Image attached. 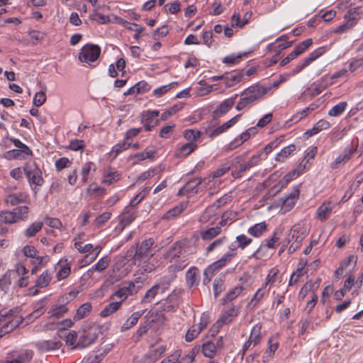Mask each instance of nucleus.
Here are the masks:
<instances>
[{
    "mask_svg": "<svg viewBox=\"0 0 363 363\" xmlns=\"http://www.w3.org/2000/svg\"><path fill=\"white\" fill-rule=\"evenodd\" d=\"M101 328L99 325L92 324L79 331V340L74 346L77 349L85 348L93 344L101 333Z\"/></svg>",
    "mask_w": 363,
    "mask_h": 363,
    "instance_id": "5",
    "label": "nucleus"
},
{
    "mask_svg": "<svg viewBox=\"0 0 363 363\" xmlns=\"http://www.w3.org/2000/svg\"><path fill=\"white\" fill-rule=\"evenodd\" d=\"M186 203H180L178 206H176L173 208L169 210L164 216V218L166 219H170L174 218L179 214H181L183 211L186 208Z\"/></svg>",
    "mask_w": 363,
    "mask_h": 363,
    "instance_id": "41",
    "label": "nucleus"
},
{
    "mask_svg": "<svg viewBox=\"0 0 363 363\" xmlns=\"http://www.w3.org/2000/svg\"><path fill=\"white\" fill-rule=\"evenodd\" d=\"M13 212L16 221L26 220L28 217L29 208L27 206H20L13 208Z\"/></svg>",
    "mask_w": 363,
    "mask_h": 363,
    "instance_id": "29",
    "label": "nucleus"
},
{
    "mask_svg": "<svg viewBox=\"0 0 363 363\" xmlns=\"http://www.w3.org/2000/svg\"><path fill=\"white\" fill-rule=\"evenodd\" d=\"M244 76L242 70L238 71L234 74L225 76V83L228 87H231L241 81Z\"/></svg>",
    "mask_w": 363,
    "mask_h": 363,
    "instance_id": "33",
    "label": "nucleus"
},
{
    "mask_svg": "<svg viewBox=\"0 0 363 363\" xmlns=\"http://www.w3.org/2000/svg\"><path fill=\"white\" fill-rule=\"evenodd\" d=\"M111 259L108 257H104L101 258L98 262L92 267L91 269H89V272H92L93 270L98 271L99 272H102L105 269L107 268V267L109 264Z\"/></svg>",
    "mask_w": 363,
    "mask_h": 363,
    "instance_id": "54",
    "label": "nucleus"
},
{
    "mask_svg": "<svg viewBox=\"0 0 363 363\" xmlns=\"http://www.w3.org/2000/svg\"><path fill=\"white\" fill-rule=\"evenodd\" d=\"M92 309L91 303L86 302L81 305L77 310V313L74 316L73 319L74 321L79 320L86 316H88Z\"/></svg>",
    "mask_w": 363,
    "mask_h": 363,
    "instance_id": "23",
    "label": "nucleus"
},
{
    "mask_svg": "<svg viewBox=\"0 0 363 363\" xmlns=\"http://www.w3.org/2000/svg\"><path fill=\"white\" fill-rule=\"evenodd\" d=\"M161 308L162 311L157 312L155 315L153 312L151 313L152 320L150 323L156 320L164 321L166 318L163 312L174 311L178 307L167 302L166 301H164L162 303H161Z\"/></svg>",
    "mask_w": 363,
    "mask_h": 363,
    "instance_id": "16",
    "label": "nucleus"
},
{
    "mask_svg": "<svg viewBox=\"0 0 363 363\" xmlns=\"http://www.w3.org/2000/svg\"><path fill=\"white\" fill-rule=\"evenodd\" d=\"M11 141L13 143V145L19 150V151L23 153L27 154V155H31L32 151L24 143H23L20 140L16 138H11Z\"/></svg>",
    "mask_w": 363,
    "mask_h": 363,
    "instance_id": "61",
    "label": "nucleus"
},
{
    "mask_svg": "<svg viewBox=\"0 0 363 363\" xmlns=\"http://www.w3.org/2000/svg\"><path fill=\"white\" fill-rule=\"evenodd\" d=\"M130 145V143L124 140L123 142L118 143L112 147L111 154H113L114 157H116L119 153L128 149Z\"/></svg>",
    "mask_w": 363,
    "mask_h": 363,
    "instance_id": "59",
    "label": "nucleus"
},
{
    "mask_svg": "<svg viewBox=\"0 0 363 363\" xmlns=\"http://www.w3.org/2000/svg\"><path fill=\"white\" fill-rule=\"evenodd\" d=\"M138 263L139 270L141 273H150L157 268L160 263L156 258L148 257L141 261H135Z\"/></svg>",
    "mask_w": 363,
    "mask_h": 363,
    "instance_id": "12",
    "label": "nucleus"
},
{
    "mask_svg": "<svg viewBox=\"0 0 363 363\" xmlns=\"http://www.w3.org/2000/svg\"><path fill=\"white\" fill-rule=\"evenodd\" d=\"M298 196L299 189L298 186H295L289 195L281 199L282 203L281 209L284 211H290L295 206Z\"/></svg>",
    "mask_w": 363,
    "mask_h": 363,
    "instance_id": "11",
    "label": "nucleus"
},
{
    "mask_svg": "<svg viewBox=\"0 0 363 363\" xmlns=\"http://www.w3.org/2000/svg\"><path fill=\"white\" fill-rule=\"evenodd\" d=\"M269 347L268 349L265 352V354L264 356V361H269V359H271L275 351L278 349L279 343L277 342L272 343V341L271 339L268 341Z\"/></svg>",
    "mask_w": 363,
    "mask_h": 363,
    "instance_id": "57",
    "label": "nucleus"
},
{
    "mask_svg": "<svg viewBox=\"0 0 363 363\" xmlns=\"http://www.w3.org/2000/svg\"><path fill=\"white\" fill-rule=\"evenodd\" d=\"M201 351L204 356L212 358L216 352V346L211 341H207L202 345Z\"/></svg>",
    "mask_w": 363,
    "mask_h": 363,
    "instance_id": "37",
    "label": "nucleus"
},
{
    "mask_svg": "<svg viewBox=\"0 0 363 363\" xmlns=\"http://www.w3.org/2000/svg\"><path fill=\"white\" fill-rule=\"evenodd\" d=\"M315 88L311 94V98H313L314 96L320 94L323 90H325L328 84L324 82V79L322 78L321 81H318L314 83Z\"/></svg>",
    "mask_w": 363,
    "mask_h": 363,
    "instance_id": "60",
    "label": "nucleus"
},
{
    "mask_svg": "<svg viewBox=\"0 0 363 363\" xmlns=\"http://www.w3.org/2000/svg\"><path fill=\"white\" fill-rule=\"evenodd\" d=\"M176 274L174 273H169L161 277L159 282L156 284L159 289H162V291L167 290L170 286L171 283L175 279Z\"/></svg>",
    "mask_w": 363,
    "mask_h": 363,
    "instance_id": "27",
    "label": "nucleus"
},
{
    "mask_svg": "<svg viewBox=\"0 0 363 363\" xmlns=\"http://www.w3.org/2000/svg\"><path fill=\"white\" fill-rule=\"evenodd\" d=\"M330 128V123L325 120H320L315 123L311 129L308 130L304 133V135L308 138L311 137L323 130H326Z\"/></svg>",
    "mask_w": 363,
    "mask_h": 363,
    "instance_id": "19",
    "label": "nucleus"
},
{
    "mask_svg": "<svg viewBox=\"0 0 363 363\" xmlns=\"http://www.w3.org/2000/svg\"><path fill=\"white\" fill-rule=\"evenodd\" d=\"M36 347L42 352L58 350L62 346L60 340L54 338L50 340H40L35 343Z\"/></svg>",
    "mask_w": 363,
    "mask_h": 363,
    "instance_id": "13",
    "label": "nucleus"
},
{
    "mask_svg": "<svg viewBox=\"0 0 363 363\" xmlns=\"http://www.w3.org/2000/svg\"><path fill=\"white\" fill-rule=\"evenodd\" d=\"M318 108V104L317 103H312L308 107L305 108L301 111L297 113L295 116H294L292 121L297 122L299 120L305 118L308 114V113L315 111Z\"/></svg>",
    "mask_w": 363,
    "mask_h": 363,
    "instance_id": "38",
    "label": "nucleus"
},
{
    "mask_svg": "<svg viewBox=\"0 0 363 363\" xmlns=\"http://www.w3.org/2000/svg\"><path fill=\"white\" fill-rule=\"evenodd\" d=\"M154 244L155 240L152 238L144 240L140 243L138 242L132 246L128 250L126 257L133 258L134 261H141L148 257H152L155 253L151 252V248Z\"/></svg>",
    "mask_w": 363,
    "mask_h": 363,
    "instance_id": "3",
    "label": "nucleus"
},
{
    "mask_svg": "<svg viewBox=\"0 0 363 363\" xmlns=\"http://www.w3.org/2000/svg\"><path fill=\"white\" fill-rule=\"evenodd\" d=\"M43 225V222H35L32 223L25 230V236L27 238H32L35 236L42 229Z\"/></svg>",
    "mask_w": 363,
    "mask_h": 363,
    "instance_id": "45",
    "label": "nucleus"
},
{
    "mask_svg": "<svg viewBox=\"0 0 363 363\" xmlns=\"http://www.w3.org/2000/svg\"><path fill=\"white\" fill-rule=\"evenodd\" d=\"M360 9L359 7H356L350 9L346 15L345 16V18L347 21H350V22H354V25L356 24L357 21L360 18L361 14L359 12V10Z\"/></svg>",
    "mask_w": 363,
    "mask_h": 363,
    "instance_id": "52",
    "label": "nucleus"
},
{
    "mask_svg": "<svg viewBox=\"0 0 363 363\" xmlns=\"http://www.w3.org/2000/svg\"><path fill=\"white\" fill-rule=\"evenodd\" d=\"M51 274L48 271L43 272L35 282V287L43 288L47 286L51 281Z\"/></svg>",
    "mask_w": 363,
    "mask_h": 363,
    "instance_id": "40",
    "label": "nucleus"
},
{
    "mask_svg": "<svg viewBox=\"0 0 363 363\" xmlns=\"http://www.w3.org/2000/svg\"><path fill=\"white\" fill-rule=\"evenodd\" d=\"M347 105L345 101L336 104L328 111V115L334 117L340 116L345 111Z\"/></svg>",
    "mask_w": 363,
    "mask_h": 363,
    "instance_id": "53",
    "label": "nucleus"
},
{
    "mask_svg": "<svg viewBox=\"0 0 363 363\" xmlns=\"http://www.w3.org/2000/svg\"><path fill=\"white\" fill-rule=\"evenodd\" d=\"M121 301H116L111 302L107 306L104 307V308L101 311L99 315L102 318H106L116 312L121 306Z\"/></svg>",
    "mask_w": 363,
    "mask_h": 363,
    "instance_id": "26",
    "label": "nucleus"
},
{
    "mask_svg": "<svg viewBox=\"0 0 363 363\" xmlns=\"http://www.w3.org/2000/svg\"><path fill=\"white\" fill-rule=\"evenodd\" d=\"M270 89L271 86L265 87L259 83L249 86L241 92L240 99L235 106V109L241 111L251 107L260 101Z\"/></svg>",
    "mask_w": 363,
    "mask_h": 363,
    "instance_id": "1",
    "label": "nucleus"
},
{
    "mask_svg": "<svg viewBox=\"0 0 363 363\" xmlns=\"http://www.w3.org/2000/svg\"><path fill=\"white\" fill-rule=\"evenodd\" d=\"M242 286H235L231 291H230L223 298L224 303L231 301L235 298L242 291Z\"/></svg>",
    "mask_w": 363,
    "mask_h": 363,
    "instance_id": "63",
    "label": "nucleus"
},
{
    "mask_svg": "<svg viewBox=\"0 0 363 363\" xmlns=\"http://www.w3.org/2000/svg\"><path fill=\"white\" fill-rule=\"evenodd\" d=\"M59 270L56 274L57 280H62L67 278L71 272L70 262H68L67 259H61L57 264Z\"/></svg>",
    "mask_w": 363,
    "mask_h": 363,
    "instance_id": "18",
    "label": "nucleus"
},
{
    "mask_svg": "<svg viewBox=\"0 0 363 363\" xmlns=\"http://www.w3.org/2000/svg\"><path fill=\"white\" fill-rule=\"evenodd\" d=\"M296 150L294 144H291L287 147H284L280 152L276 156V160L277 162H283L285 158L290 155Z\"/></svg>",
    "mask_w": 363,
    "mask_h": 363,
    "instance_id": "43",
    "label": "nucleus"
},
{
    "mask_svg": "<svg viewBox=\"0 0 363 363\" xmlns=\"http://www.w3.org/2000/svg\"><path fill=\"white\" fill-rule=\"evenodd\" d=\"M200 329H199L195 325H194L191 328H190L185 335V340L186 342H191L194 338H196L200 333Z\"/></svg>",
    "mask_w": 363,
    "mask_h": 363,
    "instance_id": "62",
    "label": "nucleus"
},
{
    "mask_svg": "<svg viewBox=\"0 0 363 363\" xmlns=\"http://www.w3.org/2000/svg\"><path fill=\"white\" fill-rule=\"evenodd\" d=\"M23 318L19 315L17 310L11 309L9 311H0V338L13 331L22 322Z\"/></svg>",
    "mask_w": 363,
    "mask_h": 363,
    "instance_id": "2",
    "label": "nucleus"
},
{
    "mask_svg": "<svg viewBox=\"0 0 363 363\" xmlns=\"http://www.w3.org/2000/svg\"><path fill=\"white\" fill-rule=\"evenodd\" d=\"M233 257H235L233 253H225L218 260L214 262L205 269L203 275L210 274V276H213L216 272L230 262Z\"/></svg>",
    "mask_w": 363,
    "mask_h": 363,
    "instance_id": "9",
    "label": "nucleus"
},
{
    "mask_svg": "<svg viewBox=\"0 0 363 363\" xmlns=\"http://www.w3.org/2000/svg\"><path fill=\"white\" fill-rule=\"evenodd\" d=\"M238 314V309L236 308L234 306L230 305L228 306L225 311L223 312L222 316L220 317L226 323H230L234 317H235Z\"/></svg>",
    "mask_w": 363,
    "mask_h": 363,
    "instance_id": "36",
    "label": "nucleus"
},
{
    "mask_svg": "<svg viewBox=\"0 0 363 363\" xmlns=\"http://www.w3.org/2000/svg\"><path fill=\"white\" fill-rule=\"evenodd\" d=\"M220 232L221 230H220V226H216L202 231L201 233V236L204 240H210L219 235Z\"/></svg>",
    "mask_w": 363,
    "mask_h": 363,
    "instance_id": "39",
    "label": "nucleus"
},
{
    "mask_svg": "<svg viewBox=\"0 0 363 363\" xmlns=\"http://www.w3.org/2000/svg\"><path fill=\"white\" fill-rule=\"evenodd\" d=\"M134 206H127L120 216V222L123 225L130 224L135 218Z\"/></svg>",
    "mask_w": 363,
    "mask_h": 363,
    "instance_id": "20",
    "label": "nucleus"
},
{
    "mask_svg": "<svg viewBox=\"0 0 363 363\" xmlns=\"http://www.w3.org/2000/svg\"><path fill=\"white\" fill-rule=\"evenodd\" d=\"M160 112L158 111H147L142 116V122L144 123V128L146 131H150L153 127L157 125Z\"/></svg>",
    "mask_w": 363,
    "mask_h": 363,
    "instance_id": "10",
    "label": "nucleus"
},
{
    "mask_svg": "<svg viewBox=\"0 0 363 363\" xmlns=\"http://www.w3.org/2000/svg\"><path fill=\"white\" fill-rule=\"evenodd\" d=\"M182 294V291L179 289H174L164 300L167 302L172 303L179 307L180 303V298Z\"/></svg>",
    "mask_w": 363,
    "mask_h": 363,
    "instance_id": "48",
    "label": "nucleus"
},
{
    "mask_svg": "<svg viewBox=\"0 0 363 363\" xmlns=\"http://www.w3.org/2000/svg\"><path fill=\"white\" fill-rule=\"evenodd\" d=\"M200 346H195L189 352L188 354H186L184 357H180L178 359L177 363H192L194 360V358L196 355V354L199 353L200 350Z\"/></svg>",
    "mask_w": 363,
    "mask_h": 363,
    "instance_id": "42",
    "label": "nucleus"
},
{
    "mask_svg": "<svg viewBox=\"0 0 363 363\" xmlns=\"http://www.w3.org/2000/svg\"><path fill=\"white\" fill-rule=\"evenodd\" d=\"M201 182L202 179L201 177L194 179L185 184L182 187V191H188L189 194H196L197 193L196 188Z\"/></svg>",
    "mask_w": 363,
    "mask_h": 363,
    "instance_id": "34",
    "label": "nucleus"
},
{
    "mask_svg": "<svg viewBox=\"0 0 363 363\" xmlns=\"http://www.w3.org/2000/svg\"><path fill=\"white\" fill-rule=\"evenodd\" d=\"M237 97L238 94H235L233 96L223 101L213 111V118H218L228 112L233 106Z\"/></svg>",
    "mask_w": 363,
    "mask_h": 363,
    "instance_id": "15",
    "label": "nucleus"
},
{
    "mask_svg": "<svg viewBox=\"0 0 363 363\" xmlns=\"http://www.w3.org/2000/svg\"><path fill=\"white\" fill-rule=\"evenodd\" d=\"M247 55V52H240L239 54H231L228 56L225 57L222 62L224 64L230 65H234L238 64L241 59L243 57H246Z\"/></svg>",
    "mask_w": 363,
    "mask_h": 363,
    "instance_id": "35",
    "label": "nucleus"
},
{
    "mask_svg": "<svg viewBox=\"0 0 363 363\" xmlns=\"http://www.w3.org/2000/svg\"><path fill=\"white\" fill-rule=\"evenodd\" d=\"M101 48L96 45L87 44L82 49L79 55V59L82 62L91 63L95 62L99 57Z\"/></svg>",
    "mask_w": 363,
    "mask_h": 363,
    "instance_id": "7",
    "label": "nucleus"
},
{
    "mask_svg": "<svg viewBox=\"0 0 363 363\" xmlns=\"http://www.w3.org/2000/svg\"><path fill=\"white\" fill-rule=\"evenodd\" d=\"M252 240L247 238L246 235L242 234L236 237V242L238 247L241 249H244L246 246L252 242Z\"/></svg>",
    "mask_w": 363,
    "mask_h": 363,
    "instance_id": "64",
    "label": "nucleus"
},
{
    "mask_svg": "<svg viewBox=\"0 0 363 363\" xmlns=\"http://www.w3.org/2000/svg\"><path fill=\"white\" fill-rule=\"evenodd\" d=\"M333 206L330 202H325L318 208L317 218L320 220L328 219L332 212Z\"/></svg>",
    "mask_w": 363,
    "mask_h": 363,
    "instance_id": "22",
    "label": "nucleus"
},
{
    "mask_svg": "<svg viewBox=\"0 0 363 363\" xmlns=\"http://www.w3.org/2000/svg\"><path fill=\"white\" fill-rule=\"evenodd\" d=\"M184 137L187 140L194 143L201 137V132L194 129L185 130L184 132Z\"/></svg>",
    "mask_w": 363,
    "mask_h": 363,
    "instance_id": "58",
    "label": "nucleus"
},
{
    "mask_svg": "<svg viewBox=\"0 0 363 363\" xmlns=\"http://www.w3.org/2000/svg\"><path fill=\"white\" fill-rule=\"evenodd\" d=\"M140 289V285L135 286L133 281L123 282L121 286L112 295L113 296L120 298L121 303L129 296L136 294Z\"/></svg>",
    "mask_w": 363,
    "mask_h": 363,
    "instance_id": "8",
    "label": "nucleus"
},
{
    "mask_svg": "<svg viewBox=\"0 0 363 363\" xmlns=\"http://www.w3.org/2000/svg\"><path fill=\"white\" fill-rule=\"evenodd\" d=\"M290 235L293 239H295L294 242L297 243L299 246L305 238L304 233L301 231V228L296 225L292 228Z\"/></svg>",
    "mask_w": 363,
    "mask_h": 363,
    "instance_id": "47",
    "label": "nucleus"
},
{
    "mask_svg": "<svg viewBox=\"0 0 363 363\" xmlns=\"http://www.w3.org/2000/svg\"><path fill=\"white\" fill-rule=\"evenodd\" d=\"M23 171L31 189L37 194L39 190L38 186H41L44 183L40 169L35 162H28L23 167Z\"/></svg>",
    "mask_w": 363,
    "mask_h": 363,
    "instance_id": "4",
    "label": "nucleus"
},
{
    "mask_svg": "<svg viewBox=\"0 0 363 363\" xmlns=\"http://www.w3.org/2000/svg\"><path fill=\"white\" fill-rule=\"evenodd\" d=\"M306 264V262L304 263L299 262L296 270L291 276L289 286H293L298 281L300 277L302 276V272Z\"/></svg>",
    "mask_w": 363,
    "mask_h": 363,
    "instance_id": "44",
    "label": "nucleus"
},
{
    "mask_svg": "<svg viewBox=\"0 0 363 363\" xmlns=\"http://www.w3.org/2000/svg\"><path fill=\"white\" fill-rule=\"evenodd\" d=\"M267 230V224L265 222H261L259 223H257L253 226L250 227L247 230V233L251 235L258 238L262 235L264 232Z\"/></svg>",
    "mask_w": 363,
    "mask_h": 363,
    "instance_id": "30",
    "label": "nucleus"
},
{
    "mask_svg": "<svg viewBox=\"0 0 363 363\" xmlns=\"http://www.w3.org/2000/svg\"><path fill=\"white\" fill-rule=\"evenodd\" d=\"M151 187H145L140 192H139L131 201H130V206H135L138 204L145 196L150 192Z\"/></svg>",
    "mask_w": 363,
    "mask_h": 363,
    "instance_id": "56",
    "label": "nucleus"
},
{
    "mask_svg": "<svg viewBox=\"0 0 363 363\" xmlns=\"http://www.w3.org/2000/svg\"><path fill=\"white\" fill-rule=\"evenodd\" d=\"M143 314V313L140 311L133 313L122 325L121 331H125L135 325L138 321V319L142 316Z\"/></svg>",
    "mask_w": 363,
    "mask_h": 363,
    "instance_id": "25",
    "label": "nucleus"
},
{
    "mask_svg": "<svg viewBox=\"0 0 363 363\" xmlns=\"http://www.w3.org/2000/svg\"><path fill=\"white\" fill-rule=\"evenodd\" d=\"M326 51L325 47H320L309 54V55L303 60L308 66L311 62L320 57Z\"/></svg>",
    "mask_w": 363,
    "mask_h": 363,
    "instance_id": "49",
    "label": "nucleus"
},
{
    "mask_svg": "<svg viewBox=\"0 0 363 363\" xmlns=\"http://www.w3.org/2000/svg\"><path fill=\"white\" fill-rule=\"evenodd\" d=\"M196 147L197 145L195 143L189 142L176 150L175 156L177 157H186L193 152Z\"/></svg>",
    "mask_w": 363,
    "mask_h": 363,
    "instance_id": "21",
    "label": "nucleus"
},
{
    "mask_svg": "<svg viewBox=\"0 0 363 363\" xmlns=\"http://www.w3.org/2000/svg\"><path fill=\"white\" fill-rule=\"evenodd\" d=\"M122 25L127 29L128 30H134L135 32V33L133 35V38L136 40H138L139 38H140V34L143 32V30H145V28L137 24V23H130L127 21H123L122 22Z\"/></svg>",
    "mask_w": 363,
    "mask_h": 363,
    "instance_id": "28",
    "label": "nucleus"
},
{
    "mask_svg": "<svg viewBox=\"0 0 363 363\" xmlns=\"http://www.w3.org/2000/svg\"><path fill=\"white\" fill-rule=\"evenodd\" d=\"M182 252V245L179 242H177L174 243L164 254V258H169L170 262L172 263V264L169 267L170 272L181 271L188 264L187 262H186V260H182V262L177 263L178 259L181 257Z\"/></svg>",
    "mask_w": 363,
    "mask_h": 363,
    "instance_id": "6",
    "label": "nucleus"
},
{
    "mask_svg": "<svg viewBox=\"0 0 363 363\" xmlns=\"http://www.w3.org/2000/svg\"><path fill=\"white\" fill-rule=\"evenodd\" d=\"M0 220L6 224H12L17 222L13 211H0Z\"/></svg>",
    "mask_w": 363,
    "mask_h": 363,
    "instance_id": "46",
    "label": "nucleus"
},
{
    "mask_svg": "<svg viewBox=\"0 0 363 363\" xmlns=\"http://www.w3.org/2000/svg\"><path fill=\"white\" fill-rule=\"evenodd\" d=\"M11 272H6L4 276L0 279V289L1 291L6 293L11 285Z\"/></svg>",
    "mask_w": 363,
    "mask_h": 363,
    "instance_id": "55",
    "label": "nucleus"
},
{
    "mask_svg": "<svg viewBox=\"0 0 363 363\" xmlns=\"http://www.w3.org/2000/svg\"><path fill=\"white\" fill-rule=\"evenodd\" d=\"M68 311V308L65 304L53 306L48 311L51 317L59 318L62 317Z\"/></svg>",
    "mask_w": 363,
    "mask_h": 363,
    "instance_id": "32",
    "label": "nucleus"
},
{
    "mask_svg": "<svg viewBox=\"0 0 363 363\" xmlns=\"http://www.w3.org/2000/svg\"><path fill=\"white\" fill-rule=\"evenodd\" d=\"M12 357L18 362L17 363H25L30 361L33 357V352L31 350H21L13 352Z\"/></svg>",
    "mask_w": 363,
    "mask_h": 363,
    "instance_id": "24",
    "label": "nucleus"
},
{
    "mask_svg": "<svg viewBox=\"0 0 363 363\" xmlns=\"http://www.w3.org/2000/svg\"><path fill=\"white\" fill-rule=\"evenodd\" d=\"M199 274L198 268L193 267H191L186 274V284L189 288H191L194 285H197L196 277Z\"/></svg>",
    "mask_w": 363,
    "mask_h": 363,
    "instance_id": "31",
    "label": "nucleus"
},
{
    "mask_svg": "<svg viewBox=\"0 0 363 363\" xmlns=\"http://www.w3.org/2000/svg\"><path fill=\"white\" fill-rule=\"evenodd\" d=\"M259 160L260 155H256L252 156L247 162L240 164L238 166V171H235L233 172V177L236 178L240 177L242 176V172L257 165Z\"/></svg>",
    "mask_w": 363,
    "mask_h": 363,
    "instance_id": "17",
    "label": "nucleus"
},
{
    "mask_svg": "<svg viewBox=\"0 0 363 363\" xmlns=\"http://www.w3.org/2000/svg\"><path fill=\"white\" fill-rule=\"evenodd\" d=\"M29 196L25 192L9 194L4 197V202L6 205L16 206L20 203H26Z\"/></svg>",
    "mask_w": 363,
    "mask_h": 363,
    "instance_id": "14",
    "label": "nucleus"
},
{
    "mask_svg": "<svg viewBox=\"0 0 363 363\" xmlns=\"http://www.w3.org/2000/svg\"><path fill=\"white\" fill-rule=\"evenodd\" d=\"M159 286L156 284L152 286L145 294L142 302L147 303H150L159 292Z\"/></svg>",
    "mask_w": 363,
    "mask_h": 363,
    "instance_id": "51",
    "label": "nucleus"
},
{
    "mask_svg": "<svg viewBox=\"0 0 363 363\" xmlns=\"http://www.w3.org/2000/svg\"><path fill=\"white\" fill-rule=\"evenodd\" d=\"M261 326L256 325H255L252 330L249 340L253 343L255 346L258 345L261 340Z\"/></svg>",
    "mask_w": 363,
    "mask_h": 363,
    "instance_id": "50",
    "label": "nucleus"
}]
</instances>
